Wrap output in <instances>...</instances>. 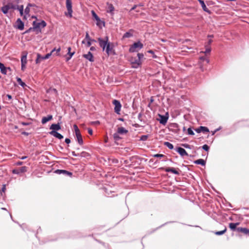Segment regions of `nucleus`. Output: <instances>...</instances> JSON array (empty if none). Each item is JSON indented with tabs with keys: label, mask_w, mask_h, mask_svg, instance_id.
Segmentation results:
<instances>
[{
	"label": "nucleus",
	"mask_w": 249,
	"mask_h": 249,
	"mask_svg": "<svg viewBox=\"0 0 249 249\" xmlns=\"http://www.w3.org/2000/svg\"><path fill=\"white\" fill-rule=\"evenodd\" d=\"M35 9L36 7L34 5L29 4L25 8L24 12H23L22 5L18 6V7L17 8V10L19 12L20 16H23V19H26L27 17L29 16L30 12L35 11Z\"/></svg>",
	"instance_id": "f257e3e1"
},
{
	"label": "nucleus",
	"mask_w": 249,
	"mask_h": 249,
	"mask_svg": "<svg viewBox=\"0 0 249 249\" xmlns=\"http://www.w3.org/2000/svg\"><path fill=\"white\" fill-rule=\"evenodd\" d=\"M143 47V44L140 41L135 42L130 46L129 51L131 53L138 52Z\"/></svg>",
	"instance_id": "f03ea898"
},
{
	"label": "nucleus",
	"mask_w": 249,
	"mask_h": 249,
	"mask_svg": "<svg viewBox=\"0 0 249 249\" xmlns=\"http://www.w3.org/2000/svg\"><path fill=\"white\" fill-rule=\"evenodd\" d=\"M73 127L74 129V131H75V135L76 137L77 141L78 143L81 145H83V140L81 134L79 129L78 128V126L76 124H74L73 125Z\"/></svg>",
	"instance_id": "7ed1b4c3"
},
{
	"label": "nucleus",
	"mask_w": 249,
	"mask_h": 249,
	"mask_svg": "<svg viewBox=\"0 0 249 249\" xmlns=\"http://www.w3.org/2000/svg\"><path fill=\"white\" fill-rule=\"evenodd\" d=\"M66 0V8L67 12H65V15L69 18L72 17V2L71 0Z\"/></svg>",
	"instance_id": "20e7f679"
},
{
	"label": "nucleus",
	"mask_w": 249,
	"mask_h": 249,
	"mask_svg": "<svg viewBox=\"0 0 249 249\" xmlns=\"http://www.w3.org/2000/svg\"><path fill=\"white\" fill-rule=\"evenodd\" d=\"M60 47H58L57 49H53L50 53L46 54L44 57H42V60L48 59L51 55L56 56L58 55L60 51Z\"/></svg>",
	"instance_id": "39448f33"
},
{
	"label": "nucleus",
	"mask_w": 249,
	"mask_h": 249,
	"mask_svg": "<svg viewBox=\"0 0 249 249\" xmlns=\"http://www.w3.org/2000/svg\"><path fill=\"white\" fill-rule=\"evenodd\" d=\"M46 26V23L44 20L40 21H35L33 22L34 29H38L40 31V29L44 28Z\"/></svg>",
	"instance_id": "423d86ee"
},
{
	"label": "nucleus",
	"mask_w": 249,
	"mask_h": 249,
	"mask_svg": "<svg viewBox=\"0 0 249 249\" xmlns=\"http://www.w3.org/2000/svg\"><path fill=\"white\" fill-rule=\"evenodd\" d=\"M91 14L92 17L94 18V19L96 21V25L100 28H102V26H104V23L103 22L100 18L98 17V16L96 15L94 11H91Z\"/></svg>",
	"instance_id": "0eeeda50"
},
{
	"label": "nucleus",
	"mask_w": 249,
	"mask_h": 249,
	"mask_svg": "<svg viewBox=\"0 0 249 249\" xmlns=\"http://www.w3.org/2000/svg\"><path fill=\"white\" fill-rule=\"evenodd\" d=\"M113 104L115 106L114 107V111L116 113L119 114V112L121 110V104L120 102L117 100H114L112 102Z\"/></svg>",
	"instance_id": "6e6552de"
},
{
	"label": "nucleus",
	"mask_w": 249,
	"mask_h": 249,
	"mask_svg": "<svg viewBox=\"0 0 249 249\" xmlns=\"http://www.w3.org/2000/svg\"><path fill=\"white\" fill-rule=\"evenodd\" d=\"M211 52V48L209 47H207L206 50L204 53L205 56H202L200 57V59L202 61H209V60L208 59L207 54Z\"/></svg>",
	"instance_id": "1a4fd4ad"
},
{
	"label": "nucleus",
	"mask_w": 249,
	"mask_h": 249,
	"mask_svg": "<svg viewBox=\"0 0 249 249\" xmlns=\"http://www.w3.org/2000/svg\"><path fill=\"white\" fill-rule=\"evenodd\" d=\"M161 169L164 170L165 171L167 172H171L176 175H178L179 174L178 169V170H176V169L172 167L161 168Z\"/></svg>",
	"instance_id": "9d476101"
},
{
	"label": "nucleus",
	"mask_w": 249,
	"mask_h": 249,
	"mask_svg": "<svg viewBox=\"0 0 249 249\" xmlns=\"http://www.w3.org/2000/svg\"><path fill=\"white\" fill-rule=\"evenodd\" d=\"M236 231L238 232L249 236V229L246 228L238 227L236 229Z\"/></svg>",
	"instance_id": "9b49d317"
},
{
	"label": "nucleus",
	"mask_w": 249,
	"mask_h": 249,
	"mask_svg": "<svg viewBox=\"0 0 249 249\" xmlns=\"http://www.w3.org/2000/svg\"><path fill=\"white\" fill-rule=\"evenodd\" d=\"M99 44L103 48V50H105L106 46L107 45L108 38L106 37L105 40H103L101 38H98Z\"/></svg>",
	"instance_id": "f8f14e48"
},
{
	"label": "nucleus",
	"mask_w": 249,
	"mask_h": 249,
	"mask_svg": "<svg viewBox=\"0 0 249 249\" xmlns=\"http://www.w3.org/2000/svg\"><path fill=\"white\" fill-rule=\"evenodd\" d=\"M159 116L160 118V119H158V120L159 121L160 123L161 124H164V125L167 122V120H168V117H166L165 116H164V115H160V114H159Z\"/></svg>",
	"instance_id": "ddd939ff"
},
{
	"label": "nucleus",
	"mask_w": 249,
	"mask_h": 249,
	"mask_svg": "<svg viewBox=\"0 0 249 249\" xmlns=\"http://www.w3.org/2000/svg\"><path fill=\"white\" fill-rule=\"evenodd\" d=\"M195 131L197 133H200L201 132H202L203 133H205V132H209V130L207 127L202 126H201L199 127L198 128H196L195 129Z\"/></svg>",
	"instance_id": "4468645a"
},
{
	"label": "nucleus",
	"mask_w": 249,
	"mask_h": 249,
	"mask_svg": "<svg viewBox=\"0 0 249 249\" xmlns=\"http://www.w3.org/2000/svg\"><path fill=\"white\" fill-rule=\"evenodd\" d=\"M105 50H106V53L108 54H112L114 53V51L113 49V45L111 44H110L109 43L107 44Z\"/></svg>",
	"instance_id": "2eb2a0df"
},
{
	"label": "nucleus",
	"mask_w": 249,
	"mask_h": 249,
	"mask_svg": "<svg viewBox=\"0 0 249 249\" xmlns=\"http://www.w3.org/2000/svg\"><path fill=\"white\" fill-rule=\"evenodd\" d=\"M50 129H52V131H56L60 130L61 129V126L59 123H57V124H53L50 126Z\"/></svg>",
	"instance_id": "dca6fc26"
},
{
	"label": "nucleus",
	"mask_w": 249,
	"mask_h": 249,
	"mask_svg": "<svg viewBox=\"0 0 249 249\" xmlns=\"http://www.w3.org/2000/svg\"><path fill=\"white\" fill-rule=\"evenodd\" d=\"M50 134L51 135H52L60 140L63 138V136L61 134H60V133H58L57 132H56L55 131H51V132H50Z\"/></svg>",
	"instance_id": "f3484780"
},
{
	"label": "nucleus",
	"mask_w": 249,
	"mask_h": 249,
	"mask_svg": "<svg viewBox=\"0 0 249 249\" xmlns=\"http://www.w3.org/2000/svg\"><path fill=\"white\" fill-rule=\"evenodd\" d=\"M55 172L58 174H63L65 176H72V173L64 170H57Z\"/></svg>",
	"instance_id": "a211bd4d"
},
{
	"label": "nucleus",
	"mask_w": 249,
	"mask_h": 249,
	"mask_svg": "<svg viewBox=\"0 0 249 249\" xmlns=\"http://www.w3.org/2000/svg\"><path fill=\"white\" fill-rule=\"evenodd\" d=\"M17 27L20 30L24 28V23L20 19L17 20Z\"/></svg>",
	"instance_id": "6ab92c4d"
},
{
	"label": "nucleus",
	"mask_w": 249,
	"mask_h": 249,
	"mask_svg": "<svg viewBox=\"0 0 249 249\" xmlns=\"http://www.w3.org/2000/svg\"><path fill=\"white\" fill-rule=\"evenodd\" d=\"M177 152L181 156H188V154L184 149L181 147H178L177 149Z\"/></svg>",
	"instance_id": "aec40b11"
},
{
	"label": "nucleus",
	"mask_w": 249,
	"mask_h": 249,
	"mask_svg": "<svg viewBox=\"0 0 249 249\" xmlns=\"http://www.w3.org/2000/svg\"><path fill=\"white\" fill-rule=\"evenodd\" d=\"M27 171V167L25 166L17 168V174L25 173Z\"/></svg>",
	"instance_id": "412c9836"
},
{
	"label": "nucleus",
	"mask_w": 249,
	"mask_h": 249,
	"mask_svg": "<svg viewBox=\"0 0 249 249\" xmlns=\"http://www.w3.org/2000/svg\"><path fill=\"white\" fill-rule=\"evenodd\" d=\"M53 116L51 115H48L47 117H44L42 118L41 123L43 124L46 123L47 122L52 120Z\"/></svg>",
	"instance_id": "4be33fe9"
},
{
	"label": "nucleus",
	"mask_w": 249,
	"mask_h": 249,
	"mask_svg": "<svg viewBox=\"0 0 249 249\" xmlns=\"http://www.w3.org/2000/svg\"><path fill=\"white\" fill-rule=\"evenodd\" d=\"M17 82L18 83V85H20L25 89L28 87L27 85L23 82L20 78H17Z\"/></svg>",
	"instance_id": "5701e85b"
},
{
	"label": "nucleus",
	"mask_w": 249,
	"mask_h": 249,
	"mask_svg": "<svg viewBox=\"0 0 249 249\" xmlns=\"http://www.w3.org/2000/svg\"><path fill=\"white\" fill-rule=\"evenodd\" d=\"M71 48L70 47H69L68 49V54L66 55V60L67 61H68L70 59V58L72 57V56L74 53V52H71Z\"/></svg>",
	"instance_id": "b1692460"
},
{
	"label": "nucleus",
	"mask_w": 249,
	"mask_h": 249,
	"mask_svg": "<svg viewBox=\"0 0 249 249\" xmlns=\"http://www.w3.org/2000/svg\"><path fill=\"white\" fill-rule=\"evenodd\" d=\"M239 225V223H230L229 224V228L232 230V231H236V229L237 228V226Z\"/></svg>",
	"instance_id": "393cba45"
},
{
	"label": "nucleus",
	"mask_w": 249,
	"mask_h": 249,
	"mask_svg": "<svg viewBox=\"0 0 249 249\" xmlns=\"http://www.w3.org/2000/svg\"><path fill=\"white\" fill-rule=\"evenodd\" d=\"M117 132L120 134H126L128 132V130L123 127H120L117 129Z\"/></svg>",
	"instance_id": "a878e982"
},
{
	"label": "nucleus",
	"mask_w": 249,
	"mask_h": 249,
	"mask_svg": "<svg viewBox=\"0 0 249 249\" xmlns=\"http://www.w3.org/2000/svg\"><path fill=\"white\" fill-rule=\"evenodd\" d=\"M84 57H85L87 60H89V61H93L94 60L93 59V56L92 54L89 52L88 53L84 55Z\"/></svg>",
	"instance_id": "bb28decb"
},
{
	"label": "nucleus",
	"mask_w": 249,
	"mask_h": 249,
	"mask_svg": "<svg viewBox=\"0 0 249 249\" xmlns=\"http://www.w3.org/2000/svg\"><path fill=\"white\" fill-rule=\"evenodd\" d=\"M195 163L197 164H200L204 166L206 164L205 161L203 159H198L195 161Z\"/></svg>",
	"instance_id": "cd10ccee"
},
{
	"label": "nucleus",
	"mask_w": 249,
	"mask_h": 249,
	"mask_svg": "<svg viewBox=\"0 0 249 249\" xmlns=\"http://www.w3.org/2000/svg\"><path fill=\"white\" fill-rule=\"evenodd\" d=\"M0 69L2 73L6 74V68L4 66L3 63H0Z\"/></svg>",
	"instance_id": "c85d7f7f"
},
{
	"label": "nucleus",
	"mask_w": 249,
	"mask_h": 249,
	"mask_svg": "<svg viewBox=\"0 0 249 249\" xmlns=\"http://www.w3.org/2000/svg\"><path fill=\"white\" fill-rule=\"evenodd\" d=\"M198 1H199L200 3L201 4V6H202L203 9L204 10V11H205L206 12H209L205 4L204 3V2L202 0H198Z\"/></svg>",
	"instance_id": "c756f323"
},
{
	"label": "nucleus",
	"mask_w": 249,
	"mask_h": 249,
	"mask_svg": "<svg viewBox=\"0 0 249 249\" xmlns=\"http://www.w3.org/2000/svg\"><path fill=\"white\" fill-rule=\"evenodd\" d=\"M226 231H227V228H226V227H225L223 230H222L221 231H216L214 232V234L217 235H222V234H223L224 233H225L226 232Z\"/></svg>",
	"instance_id": "7c9ffc66"
},
{
	"label": "nucleus",
	"mask_w": 249,
	"mask_h": 249,
	"mask_svg": "<svg viewBox=\"0 0 249 249\" xmlns=\"http://www.w3.org/2000/svg\"><path fill=\"white\" fill-rule=\"evenodd\" d=\"M164 145L167 146L170 149H173L174 148L173 145L168 142H164Z\"/></svg>",
	"instance_id": "2f4dec72"
},
{
	"label": "nucleus",
	"mask_w": 249,
	"mask_h": 249,
	"mask_svg": "<svg viewBox=\"0 0 249 249\" xmlns=\"http://www.w3.org/2000/svg\"><path fill=\"white\" fill-rule=\"evenodd\" d=\"M10 4L4 6L2 8L1 10L3 13L6 14L8 12V9L10 8Z\"/></svg>",
	"instance_id": "473e14b6"
},
{
	"label": "nucleus",
	"mask_w": 249,
	"mask_h": 249,
	"mask_svg": "<svg viewBox=\"0 0 249 249\" xmlns=\"http://www.w3.org/2000/svg\"><path fill=\"white\" fill-rule=\"evenodd\" d=\"M133 36V33L131 31H129L125 33L124 36V38H128L131 37Z\"/></svg>",
	"instance_id": "72a5a7b5"
},
{
	"label": "nucleus",
	"mask_w": 249,
	"mask_h": 249,
	"mask_svg": "<svg viewBox=\"0 0 249 249\" xmlns=\"http://www.w3.org/2000/svg\"><path fill=\"white\" fill-rule=\"evenodd\" d=\"M119 134L117 132L113 134V138L115 141H118L121 139Z\"/></svg>",
	"instance_id": "f704fd0d"
},
{
	"label": "nucleus",
	"mask_w": 249,
	"mask_h": 249,
	"mask_svg": "<svg viewBox=\"0 0 249 249\" xmlns=\"http://www.w3.org/2000/svg\"><path fill=\"white\" fill-rule=\"evenodd\" d=\"M4 99L6 101H10L12 99V96L9 94H6L4 96Z\"/></svg>",
	"instance_id": "c9c22d12"
},
{
	"label": "nucleus",
	"mask_w": 249,
	"mask_h": 249,
	"mask_svg": "<svg viewBox=\"0 0 249 249\" xmlns=\"http://www.w3.org/2000/svg\"><path fill=\"white\" fill-rule=\"evenodd\" d=\"M79 156L83 157H86L89 156V154L86 152L83 151L80 154H79Z\"/></svg>",
	"instance_id": "e433bc0d"
},
{
	"label": "nucleus",
	"mask_w": 249,
	"mask_h": 249,
	"mask_svg": "<svg viewBox=\"0 0 249 249\" xmlns=\"http://www.w3.org/2000/svg\"><path fill=\"white\" fill-rule=\"evenodd\" d=\"M114 11V7L113 6L110 4L108 5V8H107V12L112 13Z\"/></svg>",
	"instance_id": "4c0bfd02"
},
{
	"label": "nucleus",
	"mask_w": 249,
	"mask_h": 249,
	"mask_svg": "<svg viewBox=\"0 0 249 249\" xmlns=\"http://www.w3.org/2000/svg\"><path fill=\"white\" fill-rule=\"evenodd\" d=\"M91 40L90 37H89V35L88 34V32L86 33V37H85V38L82 41V43H85L86 42V40Z\"/></svg>",
	"instance_id": "58836bf2"
},
{
	"label": "nucleus",
	"mask_w": 249,
	"mask_h": 249,
	"mask_svg": "<svg viewBox=\"0 0 249 249\" xmlns=\"http://www.w3.org/2000/svg\"><path fill=\"white\" fill-rule=\"evenodd\" d=\"M137 55L139 58V61L143 60L144 55L142 53H138Z\"/></svg>",
	"instance_id": "ea45409f"
},
{
	"label": "nucleus",
	"mask_w": 249,
	"mask_h": 249,
	"mask_svg": "<svg viewBox=\"0 0 249 249\" xmlns=\"http://www.w3.org/2000/svg\"><path fill=\"white\" fill-rule=\"evenodd\" d=\"M91 41H94L93 40H86V42L85 43H84V44H85V45L87 46V47H89L91 45Z\"/></svg>",
	"instance_id": "a19ab883"
},
{
	"label": "nucleus",
	"mask_w": 249,
	"mask_h": 249,
	"mask_svg": "<svg viewBox=\"0 0 249 249\" xmlns=\"http://www.w3.org/2000/svg\"><path fill=\"white\" fill-rule=\"evenodd\" d=\"M131 65V67L134 68H138L141 63H130Z\"/></svg>",
	"instance_id": "79ce46f5"
},
{
	"label": "nucleus",
	"mask_w": 249,
	"mask_h": 249,
	"mask_svg": "<svg viewBox=\"0 0 249 249\" xmlns=\"http://www.w3.org/2000/svg\"><path fill=\"white\" fill-rule=\"evenodd\" d=\"M187 132H188V134L189 135H194L195 134L194 132H193V131L192 130V129L190 127L188 128Z\"/></svg>",
	"instance_id": "37998d69"
},
{
	"label": "nucleus",
	"mask_w": 249,
	"mask_h": 249,
	"mask_svg": "<svg viewBox=\"0 0 249 249\" xmlns=\"http://www.w3.org/2000/svg\"><path fill=\"white\" fill-rule=\"evenodd\" d=\"M202 148L205 150V151H208L209 149V147L208 145L207 144H204L202 146Z\"/></svg>",
	"instance_id": "c03bdc74"
},
{
	"label": "nucleus",
	"mask_w": 249,
	"mask_h": 249,
	"mask_svg": "<svg viewBox=\"0 0 249 249\" xmlns=\"http://www.w3.org/2000/svg\"><path fill=\"white\" fill-rule=\"evenodd\" d=\"M154 157H165L164 155L163 154H155L154 155Z\"/></svg>",
	"instance_id": "a18cd8bd"
},
{
	"label": "nucleus",
	"mask_w": 249,
	"mask_h": 249,
	"mask_svg": "<svg viewBox=\"0 0 249 249\" xmlns=\"http://www.w3.org/2000/svg\"><path fill=\"white\" fill-rule=\"evenodd\" d=\"M148 53H151L152 54V57L153 58H156L157 57V55L154 54L153 51L150 50V51H148Z\"/></svg>",
	"instance_id": "49530a36"
},
{
	"label": "nucleus",
	"mask_w": 249,
	"mask_h": 249,
	"mask_svg": "<svg viewBox=\"0 0 249 249\" xmlns=\"http://www.w3.org/2000/svg\"><path fill=\"white\" fill-rule=\"evenodd\" d=\"M147 136L146 135H143L141 137V140H142V141H145L147 140Z\"/></svg>",
	"instance_id": "de8ad7c7"
},
{
	"label": "nucleus",
	"mask_w": 249,
	"mask_h": 249,
	"mask_svg": "<svg viewBox=\"0 0 249 249\" xmlns=\"http://www.w3.org/2000/svg\"><path fill=\"white\" fill-rule=\"evenodd\" d=\"M50 90L53 91L56 95H57L58 92L55 89H50Z\"/></svg>",
	"instance_id": "09e8293b"
},
{
	"label": "nucleus",
	"mask_w": 249,
	"mask_h": 249,
	"mask_svg": "<svg viewBox=\"0 0 249 249\" xmlns=\"http://www.w3.org/2000/svg\"><path fill=\"white\" fill-rule=\"evenodd\" d=\"M26 56L24 55L21 58V62H25L26 61Z\"/></svg>",
	"instance_id": "8fccbe9b"
},
{
	"label": "nucleus",
	"mask_w": 249,
	"mask_h": 249,
	"mask_svg": "<svg viewBox=\"0 0 249 249\" xmlns=\"http://www.w3.org/2000/svg\"><path fill=\"white\" fill-rule=\"evenodd\" d=\"M65 142H66V143L69 144V143H70L71 142V140L70 139H69V138H66L65 139Z\"/></svg>",
	"instance_id": "3c124183"
},
{
	"label": "nucleus",
	"mask_w": 249,
	"mask_h": 249,
	"mask_svg": "<svg viewBox=\"0 0 249 249\" xmlns=\"http://www.w3.org/2000/svg\"><path fill=\"white\" fill-rule=\"evenodd\" d=\"M182 49H183L182 51H185H185H187V50H190V49H191V48L187 47H183L182 48Z\"/></svg>",
	"instance_id": "603ef678"
},
{
	"label": "nucleus",
	"mask_w": 249,
	"mask_h": 249,
	"mask_svg": "<svg viewBox=\"0 0 249 249\" xmlns=\"http://www.w3.org/2000/svg\"><path fill=\"white\" fill-rule=\"evenodd\" d=\"M88 133L90 135H92L93 131L92 130L91 128H88Z\"/></svg>",
	"instance_id": "864d4df0"
},
{
	"label": "nucleus",
	"mask_w": 249,
	"mask_h": 249,
	"mask_svg": "<svg viewBox=\"0 0 249 249\" xmlns=\"http://www.w3.org/2000/svg\"><path fill=\"white\" fill-rule=\"evenodd\" d=\"M183 146H184V147L186 148H190V145L188 144H182Z\"/></svg>",
	"instance_id": "5fc2aeb1"
},
{
	"label": "nucleus",
	"mask_w": 249,
	"mask_h": 249,
	"mask_svg": "<svg viewBox=\"0 0 249 249\" xmlns=\"http://www.w3.org/2000/svg\"><path fill=\"white\" fill-rule=\"evenodd\" d=\"M21 69L23 71L24 69L25 68V64L26 63H21Z\"/></svg>",
	"instance_id": "6e6d98bb"
},
{
	"label": "nucleus",
	"mask_w": 249,
	"mask_h": 249,
	"mask_svg": "<svg viewBox=\"0 0 249 249\" xmlns=\"http://www.w3.org/2000/svg\"><path fill=\"white\" fill-rule=\"evenodd\" d=\"M5 190H6V186L5 185H3L2 187L1 190L3 192H5Z\"/></svg>",
	"instance_id": "4d7b16f0"
},
{
	"label": "nucleus",
	"mask_w": 249,
	"mask_h": 249,
	"mask_svg": "<svg viewBox=\"0 0 249 249\" xmlns=\"http://www.w3.org/2000/svg\"><path fill=\"white\" fill-rule=\"evenodd\" d=\"M72 156L75 157L79 156V154H76L75 152L74 151L72 152Z\"/></svg>",
	"instance_id": "13d9d810"
},
{
	"label": "nucleus",
	"mask_w": 249,
	"mask_h": 249,
	"mask_svg": "<svg viewBox=\"0 0 249 249\" xmlns=\"http://www.w3.org/2000/svg\"><path fill=\"white\" fill-rule=\"evenodd\" d=\"M22 164V162L18 161H17V165H21Z\"/></svg>",
	"instance_id": "bf43d9fd"
},
{
	"label": "nucleus",
	"mask_w": 249,
	"mask_h": 249,
	"mask_svg": "<svg viewBox=\"0 0 249 249\" xmlns=\"http://www.w3.org/2000/svg\"><path fill=\"white\" fill-rule=\"evenodd\" d=\"M21 124L24 125H28L29 124V123H24V122H22L21 123Z\"/></svg>",
	"instance_id": "052dcab7"
},
{
	"label": "nucleus",
	"mask_w": 249,
	"mask_h": 249,
	"mask_svg": "<svg viewBox=\"0 0 249 249\" xmlns=\"http://www.w3.org/2000/svg\"><path fill=\"white\" fill-rule=\"evenodd\" d=\"M22 134H23V135H28V133L26 132H23L22 133Z\"/></svg>",
	"instance_id": "680f3d73"
},
{
	"label": "nucleus",
	"mask_w": 249,
	"mask_h": 249,
	"mask_svg": "<svg viewBox=\"0 0 249 249\" xmlns=\"http://www.w3.org/2000/svg\"><path fill=\"white\" fill-rule=\"evenodd\" d=\"M12 172H13V173H16V169H13Z\"/></svg>",
	"instance_id": "e2e57ef3"
},
{
	"label": "nucleus",
	"mask_w": 249,
	"mask_h": 249,
	"mask_svg": "<svg viewBox=\"0 0 249 249\" xmlns=\"http://www.w3.org/2000/svg\"><path fill=\"white\" fill-rule=\"evenodd\" d=\"M141 116H142V115H141V113H140V114H139V115H138L139 118H140V117H141Z\"/></svg>",
	"instance_id": "0e129e2a"
},
{
	"label": "nucleus",
	"mask_w": 249,
	"mask_h": 249,
	"mask_svg": "<svg viewBox=\"0 0 249 249\" xmlns=\"http://www.w3.org/2000/svg\"><path fill=\"white\" fill-rule=\"evenodd\" d=\"M26 157H22V158H21L20 159H26Z\"/></svg>",
	"instance_id": "69168bd1"
},
{
	"label": "nucleus",
	"mask_w": 249,
	"mask_h": 249,
	"mask_svg": "<svg viewBox=\"0 0 249 249\" xmlns=\"http://www.w3.org/2000/svg\"><path fill=\"white\" fill-rule=\"evenodd\" d=\"M105 142H107V139H106L105 140Z\"/></svg>",
	"instance_id": "338daca9"
},
{
	"label": "nucleus",
	"mask_w": 249,
	"mask_h": 249,
	"mask_svg": "<svg viewBox=\"0 0 249 249\" xmlns=\"http://www.w3.org/2000/svg\"><path fill=\"white\" fill-rule=\"evenodd\" d=\"M90 50H94V48L93 47H92L90 48Z\"/></svg>",
	"instance_id": "774afa93"
}]
</instances>
